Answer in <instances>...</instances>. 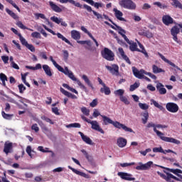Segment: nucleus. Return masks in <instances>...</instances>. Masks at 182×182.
Instances as JSON below:
<instances>
[{
  "label": "nucleus",
  "instance_id": "f257e3e1",
  "mask_svg": "<svg viewBox=\"0 0 182 182\" xmlns=\"http://www.w3.org/2000/svg\"><path fill=\"white\" fill-rule=\"evenodd\" d=\"M50 62H52L53 65H54L55 68H56V69L59 70V72L64 73L65 76H68L70 79H71V80H73V82H77V84L78 85V86H80L81 89H83L85 92H87V88L86 87V86H85V85H83L82 82H80V80H77V78L75 77V75H73V73L69 70V68H68V67H65V68L63 69L62 66L56 63V61L53 60V57L52 56H50Z\"/></svg>",
  "mask_w": 182,
  "mask_h": 182
},
{
  "label": "nucleus",
  "instance_id": "f03ea898",
  "mask_svg": "<svg viewBox=\"0 0 182 182\" xmlns=\"http://www.w3.org/2000/svg\"><path fill=\"white\" fill-rule=\"evenodd\" d=\"M146 127L149 129H150V127H153L154 132L156 134L159 138L163 140V141H166L167 143H173V144H180L181 143L180 141L174 138L164 136V134L157 130V129H156V124L153 122L149 123Z\"/></svg>",
  "mask_w": 182,
  "mask_h": 182
},
{
  "label": "nucleus",
  "instance_id": "7ed1b4c3",
  "mask_svg": "<svg viewBox=\"0 0 182 182\" xmlns=\"http://www.w3.org/2000/svg\"><path fill=\"white\" fill-rule=\"evenodd\" d=\"M119 5L124 9H129L131 11L136 9V3L132 0H119Z\"/></svg>",
  "mask_w": 182,
  "mask_h": 182
},
{
  "label": "nucleus",
  "instance_id": "20e7f679",
  "mask_svg": "<svg viewBox=\"0 0 182 182\" xmlns=\"http://www.w3.org/2000/svg\"><path fill=\"white\" fill-rule=\"evenodd\" d=\"M101 55L106 60H114V53L107 48H105L104 50L101 51Z\"/></svg>",
  "mask_w": 182,
  "mask_h": 182
},
{
  "label": "nucleus",
  "instance_id": "39448f33",
  "mask_svg": "<svg viewBox=\"0 0 182 182\" xmlns=\"http://www.w3.org/2000/svg\"><path fill=\"white\" fill-rule=\"evenodd\" d=\"M153 165L152 161H149L146 164H143L141 162L138 163V166H136V170L139 171H146V170H150V168Z\"/></svg>",
  "mask_w": 182,
  "mask_h": 182
},
{
  "label": "nucleus",
  "instance_id": "423d86ee",
  "mask_svg": "<svg viewBox=\"0 0 182 182\" xmlns=\"http://www.w3.org/2000/svg\"><path fill=\"white\" fill-rule=\"evenodd\" d=\"M105 68L114 76H119L120 75V73H119V65L116 64H112L111 66L106 65Z\"/></svg>",
  "mask_w": 182,
  "mask_h": 182
},
{
  "label": "nucleus",
  "instance_id": "0eeeda50",
  "mask_svg": "<svg viewBox=\"0 0 182 182\" xmlns=\"http://www.w3.org/2000/svg\"><path fill=\"white\" fill-rule=\"evenodd\" d=\"M117 174L122 180H126L127 181H134V180H136V178H133V175L131 173L119 172Z\"/></svg>",
  "mask_w": 182,
  "mask_h": 182
},
{
  "label": "nucleus",
  "instance_id": "6e6552de",
  "mask_svg": "<svg viewBox=\"0 0 182 182\" xmlns=\"http://www.w3.org/2000/svg\"><path fill=\"white\" fill-rule=\"evenodd\" d=\"M132 72L135 77H137V79H143V77H144V75L146 73V70L143 69L138 70L136 67H132Z\"/></svg>",
  "mask_w": 182,
  "mask_h": 182
},
{
  "label": "nucleus",
  "instance_id": "1a4fd4ad",
  "mask_svg": "<svg viewBox=\"0 0 182 182\" xmlns=\"http://www.w3.org/2000/svg\"><path fill=\"white\" fill-rule=\"evenodd\" d=\"M166 110L171 113H177L178 112V105L173 102H168L166 105Z\"/></svg>",
  "mask_w": 182,
  "mask_h": 182
},
{
  "label": "nucleus",
  "instance_id": "9d476101",
  "mask_svg": "<svg viewBox=\"0 0 182 182\" xmlns=\"http://www.w3.org/2000/svg\"><path fill=\"white\" fill-rule=\"evenodd\" d=\"M112 124L116 127V129H122L124 132H129V133H133V129L132 128L127 127L126 125L116 121H113Z\"/></svg>",
  "mask_w": 182,
  "mask_h": 182
},
{
  "label": "nucleus",
  "instance_id": "9b49d317",
  "mask_svg": "<svg viewBox=\"0 0 182 182\" xmlns=\"http://www.w3.org/2000/svg\"><path fill=\"white\" fill-rule=\"evenodd\" d=\"M179 33L180 28H178V27L177 26H173L171 30V33L173 36V41H175L176 43H178L180 45V43H181V41H178V38H177V35H178Z\"/></svg>",
  "mask_w": 182,
  "mask_h": 182
},
{
  "label": "nucleus",
  "instance_id": "f8f14e48",
  "mask_svg": "<svg viewBox=\"0 0 182 182\" xmlns=\"http://www.w3.org/2000/svg\"><path fill=\"white\" fill-rule=\"evenodd\" d=\"M90 124H91V129L93 130H96L97 132H100L102 134H105V131L100 127L99 125V122L97 121H91L90 122Z\"/></svg>",
  "mask_w": 182,
  "mask_h": 182
},
{
  "label": "nucleus",
  "instance_id": "ddd939ff",
  "mask_svg": "<svg viewBox=\"0 0 182 182\" xmlns=\"http://www.w3.org/2000/svg\"><path fill=\"white\" fill-rule=\"evenodd\" d=\"M158 55L161 58V59L164 60V62H166V63H168V65H170V66H172V68H175L176 69H177V70H181V72H182V70L178 66L176 65V64H174L173 62L166 58V57H164L163 54L159 53Z\"/></svg>",
  "mask_w": 182,
  "mask_h": 182
},
{
  "label": "nucleus",
  "instance_id": "4468645a",
  "mask_svg": "<svg viewBox=\"0 0 182 182\" xmlns=\"http://www.w3.org/2000/svg\"><path fill=\"white\" fill-rule=\"evenodd\" d=\"M113 12L117 19H118L119 21H122L123 22H126V19L123 18V12H122L120 10L117 9V8L113 9Z\"/></svg>",
  "mask_w": 182,
  "mask_h": 182
},
{
  "label": "nucleus",
  "instance_id": "2eb2a0df",
  "mask_svg": "<svg viewBox=\"0 0 182 182\" xmlns=\"http://www.w3.org/2000/svg\"><path fill=\"white\" fill-rule=\"evenodd\" d=\"M68 168H70V170H72V171H73V173H75V174H77V176H81V177H84V178H90V176H89L88 174H86L80 171H77V169H75L70 166H68Z\"/></svg>",
  "mask_w": 182,
  "mask_h": 182
},
{
  "label": "nucleus",
  "instance_id": "dca6fc26",
  "mask_svg": "<svg viewBox=\"0 0 182 182\" xmlns=\"http://www.w3.org/2000/svg\"><path fill=\"white\" fill-rule=\"evenodd\" d=\"M117 144L118 147H119L120 149H123V147H126V146L127 145V139L123 137H119L117 139Z\"/></svg>",
  "mask_w": 182,
  "mask_h": 182
},
{
  "label": "nucleus",
  "instance_id": "f3484780",
  "mask_svg": "<svg viewBox=\"0 0 182 182\" xmlns=\"http://www.w3.org/2000/svg\"><path fill=\"white\" fill-rule=\"evenodd\" d=\"M50 20L53 21V22H55V23H58V25L60 23L61 26H65V27L68 26V23L63 21V18H59L54 16L50 17Z\"/></svg>",
  "mask_w": 182,
  "mask_h": 182
},
{
  "label": "nucleus",
  "instance_id": "a211bd4d",
  "mask_svg": "<svg viewBox=\"0 0 182 182\" xmlns=\"http://www.w3.org/2000/svg\"><path fill=\"white\" fill-rule=\"evenodd\" d=\"M127 43L129 45V49L132 52L140 51V49L137 48V43L129 39L127 41Z\"/></svg>",
  "mask_w": 182,
  "mask_h": 182
},
{
  "label": "nucleus",
  "instance_id": "6ab92c4d",
  "mask_svg": "<svg viewBox=\"0 0 182 182\" xmlns=\"http://www.w3.org/2000/svg\"><path fill=\"white\" fill-rule=\"evenodd\" d=\"M78 134L81 136V138L82 139L83 141H85V143H86L87 144H90V146H92L93 141H92V139H90V138H89V136H85L81 132H79Z\"/></svg>",
  "mask_w": 182,
  "mask_h": 182
},
{
  "label": "nucleus",
  "instance_id": "aec40b11",
  "mask_svg": "<svg viewBox=\"0 0 182 182\" xmlns=\"http://www.w3.org/2000/svg\"><path fill=\"white\" fill-rule=\"evenodd\" d=\"M162 21L164 23V25H171V23H173V18L170 16L169 15H165L162 17Z\"/></svg>",
  "mask_w": 182,
  "mask_h": 182
},
{
  "label": "nucleus",
  "instance_id": "412c9836",
  "mask_svg": "<svg viewBox=\"0 0 182 182\" xmlns=\"http://www.w3.org/2000/svg\"><path fill=\"white\" fill-rule=\"evenodd\" d=\"M156 89L160 95H166L167 93V90H166L164 85L160 82L156 85Z\"/></svg>",
  "mask_w": 182,
  "mask_h": 182
},
{
  "label": "nucleus",
  "instance_id": "4be33fe9",
  "mask_svg": "<svg viewBox=\"0 0 182 182\" xmlns=\"http://www.w3.org/2000/svg\"><path fill=\"white\" fill-rule=\"evenodd\" d=\"M60 91L61 92V93H63V95L67 96V97H70L71 99H77V97L76 95L66 91L63 87H60Z\"/></svg>",
  "mask_w": 182,
  "mask_h": 182
},
{
  "label": "nucleus",
  "instance_id": "5701e85b",
  "mask_svg": "<svg viewBox=\"0 0 182 182\" xmlns=\"http://www.w3.org/2000/svg\"><path fill=\"white\" fill-rule=\"evenodd\" d=\"M114 26H116V28H117V30L119 31V35H121L122 36V38H124V41H129V38H127V36H126V31H124L123 28H122V27L116 25V24H114Z\"/></svg>",
  "mask_w": 182,
  "mask_h": 182
},
{
  "label": "nucleus",
  "instance_id": "b1692460",
  "mask_svg": "<svg viewBox=\"0 0 182 182\" xmlns=\"http://www.w3.org/2000/svg\"><path fill=\"white\" fill-rule=\"evenodd\" d=\"M82 79L84 80L85 82L87 85V86H89V87L92 89V90H95V87L93 86V84L92 83L90 80H89V77H87V75H83L82 76Z\"/></svg>",
  "mask_w": 182,
  "mask_h": 182
},
{
  "label": "nucleus",
  "instance_id": "393cba45",
  "mask_svg": "<svg viewBox=\"0 0 182 182\" xmlns=\"http://www.w3.org/2000/svg\"><path fill=\"white\" fill-rule=\"evenodd\" d=\"M11 150H12V143L9 141H6L4 144V153H6V154H8L9 153H11Z\"/></svg>",
  "mask_w": 182,
  "mask_h": 182
},
{
  "label": "nucleus",
  "instance_id": "a878e982",
  "mask_svg": "<svg viewBox=\"0 0 182 182\" xmlns=\"http://www.w3.org/2000/svg\"><path fill=\"white\" fill-rule=\"evenodd\" d=\"M49 5H50L51 9H53V11H54V12H58V13L62 12V9H60V7H59L58 5H56L53 1H49Z\"/></svg>",
  "mask_w": 182,
  "mask_h": 182
},
{
  "label": "nucleus",
  "instance_id": "bb28decb",
  "mask_svg": "<svg viewBox=\"0 0 182 182\" xmlns=\"http://www.w3.org/2000/svg\"><path fill=\"white\" fill-rule=\"evenodd\" d=\"M71 38L75 41H79L80 39V33L76 30H73L70 32Z\"/></svg>",
  "mask_w": 182,
  "mask_h": 182
},
{
  "label": "nucleus",
  "instance_id": "cd10ccee",
  "mask_svg": "<svg viewBox=\"0 0 182 182\" xmlns=\"http://www.w3.org/2000/svg\"><path fill=\"white\" fill-rule=\"evenodd\" d=\"M43 69L46 75H47V76H49V77L52 76V70H50V67H49V65H43Z\"/></svg>",
  "mask_w": 182,
  "mask_h": 182
},
{
  "label": "nucleus",
  "instance_id": "c85d7f7f",
  "mask_svg": "<svg viewBox=\"0 0 182 182\" xmlns=\"http://www.w3.org/2000/svg\"><path fill=\"white\" fill-rule=\"evenodd\" d=\"M101 117H102L104 124H113V120H112V119H110L109 117H107L105 115H101Z\"/></svg>",
  "mask_w": 182,
  "mask_h": 182
},
{
  "label": "nucleus",
  "instance_id": "c756f323",
  "mask_svg": "<svg viewBox=\"0 0 182 182\" xmlns=\"http://www.w3.org/2000/svg\"><path fill=\"white\" fill-rule=\"evenodd\" d=\"M38 150L42 153H51L52 157H55V153L52 151H49V148L43 149V146H38Z\"/></svg>",
  "mask_w": 182,
  "mask_h": 182
},
{
  "label": "nucleus",
  "instance_id": "7c9ffc66",
  "mask_svg": "<svg viewBox=\"0 0 182 182\" xmlns=\"http://www.w3.org/2000/svg\"><path fill=\"white\" fill-rule=\"evenodd\" d=\"M100 92L102 93H105L107 96L110 95V93H112V92L110 91V88L106 86V85H103L102 87L100 88Z\"/></svg>",
  "mask_w": 182,
  "mask_h": 182
},
{
  "label": "nucleus",
  "instance_id": "2f4dec72",
  "mask_svg": "<svg viewBox=\"0 0 182 182\" xmlns=\"http://www.w3.org/2000/svg\"><path fill=\"white\" fill-rule=\"evenodd\" d=\"M37 123L39 124L40 127L42 129L44 133H48V132H49V129L48 128V127H46V125H45V124H43L42 121L38 120L37 121Z\"/></svg>",
  "mask_w": 182,
  "mask_h": 182
},
{
  "label": "nucleus",
  "instance_id": "473e14b6",
  "mask_svg": "<svg viewBox=\"0 0 182 182\" xmlns=\"http://www.w3.org/2000/svg\"><path fill=\"white\" fill-rule=\"evenodd\" d=\"M136 41L139 46L140 49H141V50H139V51H138V52H141V53L145 55V56L146 58H149V54L147 53V51H146V49H144V46H143V45H141V43H140V42L139 41H137V40H136Z\"/></svg>",
  "mask_w": 182,
  "mask_h": 182
},
{
  "label": "nucleus",
  "instance_id": "72a5a7b5",
  "mask_svg": "<svg viewBox=\"0 0 182 182\" xmlns=\"http://www.w3.org/2000/svg\"><path fill=\"white\" fill-rule=\"evenodd\" d=\"M152 70H153V73L157 74V73H164V70L158 68L157 65H152Z\"/></svg>",
  "mask_w": 182,
  "mask_h": 182
},
{
  "label": "nucleus",
  "instance_id": "f704fd0d",
  "mask_svg": "<svg viewBox=\"0 0 182 182\" xmlns=\"http://www.w3.org/2000/svg\"><path fill=\"white\" fill-rule=\"evenodd\" d=\"M6 12L8 14V15L11 16L13 19H18L19 17L16 14H15L12 10H10L9 9H6Z\"/></svg>",
  "mask_w": 182,
  "mask_h": 182
},
{
  "label": "nucleus",
  "instance_id": "c9c22d12",
  "mask_svg": "<svg viewBox=\"0 0 182 182\" xmlns=\"http://www.w3.org/2000/svg\"><path fill=\"white\" fill-rule=\"evenodd\" d=\"M56 35L59 39H62L64 42H65V43H68L72 46V43H70V41H69V40H68V38L63 36V35H62L60 33H58Z\"/></svg>",
  "mask_w": 182,
  "mask_h": 182
},
{
  "label": "nucleus",
  "instance_id": "e433bc0d",
  "mask_svg": "<svg viewBox=\"0 0 182 182\" xmlns=\"http://www.w3.org/2000/svg\"><path fill=\"white\" fill-rule=\"evenodd\" d=\"M151 105H154V106L155 107H157V109H159V110H163V106L160 104H159V102H157V101L151 99Z\"/></svg>",
  "mask_w": 182,
  "mask_h": 182
},
{
  "label": "nucleus",
  "instance_id": "4c0bfd02",
  "mask_svg": "<svg viewBox=\"0 0 182 182\" xmlns=\"http://www.w3.org/2000/svg\"><path fill=\"white\" fill-rule=\"evenodd\" d=\"M142 123L143 124H146V123H147V120H149V112H145L144 113H142Z\"/></svg>",
  "mask_w": 182,
  "mask_h": 182
},
{
  "label": "nucleus",
  "instance_id": "58836bf2",
  "mask_svg": "<svg viewBox=\"0 0 182 182\" xmlns=\"http://www.w3.org/2000/svg\"><path fill=\"white\" fill-rule=\"evenodd\" d=\"M63 86L65 89H68V90H70V92H72L73 93H75V95H78L77 90H76L74 88H72L70 86H69V85L64 83V84H63Z\"/></svg>",
  "mask_w": 182,
  "mask_h": 182
},
{
  "label": "nucleus",
  "instance_id": "ea45409f",
  "mask_svg": "<svg viewBox=\"0 0 182 182\" xmlns=\"http://www.w3.org/2000/svg\"><path fill=\"white\" fill-rule=\"evenodd\" d=\"M114 93L115 96H119V97H122L124 96V95H124V90L119 89V90H115L114 92Z\"/></svg>",
  "mask_w": 182,
  "mask_h": 182
},
{
  "label": "nucleus",
  "instance_id": "a19ab883",
  "mask_svg": "<svg viewBox=\"0 0 182 182\" xmlns=\"http://www.w3.org/2000/svg\"><path fill=\"white\" fill-rule=\"evenodd\" d=\"M1 114L4 119H6V120H11L12 117H14V114H6L4 111L1 112Z\"/></svg>",
  "mask_w": 182,
  "mask_h": 182
},
{
  "label": "nucleus",
  "instance_id": "79ce46f5",
  "mask_svg": "<svg viewBox=\"0 0 182 182\" xmlns=\"http://www.w3.org/2000/svg\"><path fill=\"white\" fill-rule=\"evenodd\" d=\"M67 129H70V127H74L76 129H80L81 125L79 123H73V124H70L68 125H66Z\"/></svg>",
  "mask_w": 182,
  "mask_h": 182
},
{
  "label": "nucleus",
  "instance_id": "37998d69",
  "mask_svg": "<svg viewBox=\"0 0 182 182\" xmlns=\"http://www.w3.org/2000/svg\"><path fill=\"white\" fill-rule=\"evenodd\" d=\"M119 100L122 102V103H124V105H130V101L129 100V98L126 96L119 97Z\"/></svg>",
  "mask_w": 182,
  "mask_h": 182
},
{
  "label": "nucleus",
  "instance_id": "c03bdc74",
  "mask_svg": "<svg viewBox=\"0 0 182 182\" xmlns=\"http://www.w3.org/2000/svg\"><path fill=\"white\" fill-rule=\"evenodd\" d=\"M18 37L21 43H22V45H23V46H26L29 44L28 43V41H26V39H25V38H23L21 34H18Z\"/></svg>",
  "mask_w": 182,
  "mask_h": 182
},
{
  "label": "nucleus",
  "instance_id": "a18cd8bd",
  "mask_svg": "<svg viewBox=\"0 0 182 182\" xmlns=\"http://www.w3.org/2000/svg\"><path fill=\"white\" fill-rule=\"evenodd\" d=\"M153 151L154 153H163L164 154H166V151L163 150L161 146L153 148Z\"/></svg>",
  "mask_w": 182,
  "mask_h": 182
},
{
  "label": "nucleus",
  "instance_id": "49530a36",
  "mask_svg": "<svg viewBox=\"0 0 182 182\" xmlns=\"http://www.w3.org/2000/svg\"><path fill=\"white\" fill-rule=\"evenodd\" d=\"M81 112L85 116H89V114H90V110L89 109L86 108L85 107H82L81 108Z\"/></svg>",
  "mask_w": 182,
  "mask_h": 182
},
{
  "label": "nucleus",
  "instance_id": "de8ad7c7",
  "mask_svg": "<svg viewBox=\"0 0 182 182\" xmlns=\"http://www.w3.org/2000/svg\"><path fill=\"white\" fill-rule=\"evenodd\" d=\"M139 86H140L139 82H135L134 85H130V88H129L130 92H134V90H136V89H137Z\"/></svg>",
  "mask_w": 182,
  "mask_h": 182
},
{
  "label": "nucleus",
  "instance_id": "09e8293b",
  "mask_svg": "<svg viewBox=\"0 0 182 182\" xmlns=\"http://www.w3.org/2000/svg\"><path fill=\"white\" fill-rule=\"evenodd\" d=\"M41 119L45 120V122H46L47 123H49L50 124H55V122H53L52 119H50L46 116H42Z\"/></svg>",
  "mask_w": 182,
  "mask_h": 182
},
{
  "label": "nucleus",
  "instance_id": "8fccbe9b",
  "mask_svg": "<svg viewBox=\"0 0 182 182\" xmlns=\"http://www.w3.org/2000/svg\"><path fill=\"white\" fill-rule=\"evenodd\" d=\"M139 106L141 110H147L149 109V105L146 103L139 102Z\"/></svg>",
  "mask_w": 182,
  "mask_h": 182
},
{
  "label": "nucleus",
  "instance_id": "3c124183",
  "mask_svg": "<svg viewBox=\"0 0 182 182\" xmlns=\"http://www.w3.org/2000/svg\"><path fill=\"white\" fill-rule=\"evenodd\" d=\"M154 5H156V6L160 8L161 9H165V8H167V6H166L165 4H162L159 1L154 2Z\"/></svg>",
  "mask_w": 182,
  "mask_h": 182
},
{
  "label": "nucleus",
  "instance_id": "603ef678",
  "mask_svg": "<svg viewBox=\"0 0 182 182\" xmlns=\"http://www.w3.org/2000/svg\"><path fill=\"white\" fill-rule=\"evenodd\" d=\"M35 16L36 18V19H39V18H41V19H46V16H45V14H40V13H36Z\"/></svg>",
  "mask_w": 182,
  "mask_h": 182
},
{
  "label": "nucleus",
  "instance_id": "864d4df0",
  "mask_svg": "<svg viewBox=\"0 0 182 182\" xmlns=\"http://www.w3.org/2000/svg\"><path fill=\"white\" fill-rule=\"evenodd\" d=\"M81 152L86 157L87 160H90V159H92V156H90V155H89V154H87V151H86V150L82 149Z\"/></svg>",
  "mask_w": 182,
  "mask_h": 182
},
{
  "label": "nucleus",
  "instance_id": "5fc2aeb1",
  "mask_svg": "<svg viewBox=\"0 0 182 182\" xmlns=\"http://www.w3.org/2000/svg\"><path fill=\"white\" fill-rule=\"evenodd\" d=\"M18 90L20 93H23V92H25V90H26V87L25 85H23V84H21L18 85Z\"/></svg>",
  "mask_w": 182,
  "mask_h": 182
},
{
  "label": "nucleus",
  "instance_id": "6e6d98bb",
  "mask_svg": "<svg viewBox=\"0 0 182 182\" xmlns=\"http://www.w3.org/2000/svg\"><path fill=\"white\" fill-rule=\"evenodd\" d=\"M16 25L21 29H28V27L25 26V25H23V23H22L21 21H17Z\"/></svg>",
  "mask_w": 182,
  "mask_h": 182
},
{
  "label": "nucleus",
  "instance_id": "4d7b16f0",
  "mask_svg": "<svg viewBox=\"0 0 182 182\" xmlns=\"http://www.w3.org/2000/svg\"><path fill=\"white\" fill-rule=\"evenodd\" d=\"M31 130H34L36 133H38L39 132V127H38V124H34L31 126Z\"/></svg>",
  "mask_w": 182,
  "mask_h": 182
},
{
  "label": "nucleus",
  "instance_id": "13d9d810",
  "mask_svg": "<svg viewBox=\"0 0 182 182\" xmlns=\"http://www.w3.org/2000/svg\"><path fill=\"white\" fill-rule=\"evenodd\" d=\"M134 162L132 163H124V164H120L121 167H129L130 166H134Z\"/></svg>",
  "mask_w": 182,
  "mask_h": 182
},
{
  "label": "nucleus",
  "instance_id": "bf43d9fd",
  "mask_svg": "<svg viewBox=\"0 0 182 182\" xmlns=\"http://www.w3.org/2000/svg\"><path fill=\"white\" fill-rule=\"evenodd\" d=\"M98 101H97V98L94 99L92 102L90 104V106L91 107H96V105H97Z\"/></svg>",
  "mask_w": 182,
  "mask_h": 182
},
{
  "label": "nucleus",
  "instance_id": "052dcab7",
  "mask_svg": "<svg viewBox=\"0 0 182 182\" xmlns=\"http://www.w3.org/2000/svg\"><path fill=\"white\" fill-rule=\"evenodd\" d=\"M92 13L95 15V16L97 17V19H103V16H102V14H100L95 11H92Z\"/></svg>",
  "mask_w": 182,
  "mask_h": 182
},
{
  "label": "nucleus",
  "instance_id": "680f3d73",
  "mask_svg": "<svg viewBox=\"0 0 182 182\" xmlns=\"http://www.w3.org/2000/svg\"><path fill=\"white\" fill-rule=\"evenodd\" d=\"M84 9H86L88 12H93L94 10L92 9V7L87 4L83 5Z\"/></svg>",
  "mask_w": 182,
  "mask_h": 182
},
{
  "label": "nucleus",
  "instance_id": "e2e57ef3",
  "mask_svg": "<svg viewBox=\"0 0 182 182\" xmlns=\"http://www.w3.org/2000/svg\"><path fill=\"white\" fill-rule=\"evenodd\" d=\"M92 116L93 117H97L98 116H100V112H99V109H95Z\"/></svg>",
  "mask_w": 182,
  "mask_h": 182
},
{
  "label": "nucleus",
  "instance_id": "0e129e2a",
  "mask_svg": "<svg viewBox=\"0 0 182 182\" xmlns=\"http://www.w3.org/2000/svg\"><path fill=\"white\" fill-rule=\"evenodd\" d=\"M63 58L66 60L69 58V52L66 50H63Z\"/></svg>",
  "mask_w": 182,
  "mask_h": 182
},
{
  "label": "nucleus",
  "instance_id": "69168bd1",
  "mask_svg": "<svg viewBox=\"0 0 182 182\" xmlns=\"http://www.w3.org/2000/svg\"><path fill=\"white\" fill-rule=\"evenodd\" d=\"M32 38H36L41 39V33L38 32H33L31 33Z\"/></svg>",
  "mask_w": 182,
  "mask_h": 182
},
{
  "label": "nucleus",
  "instance_id": "338daca9",
  "mask_svg": "<svg viewBox=\"0 0 182 182\" xmlns=\"http://www.w3.org/2000/svg\"><path fill=\"white\" fill-rule=\"evenodd\" d=\"M1 60H3L4 63H8V60H9V57L6 55L1 56Z\"/></svg>",
  "mask_w": 182,
  "mask_h": 182
},
{
  "label": "nucleus",
  "instance_id": "774afa93",
  "mask_svg": "<svg viewBox=\"0 0 182 182\" xmlns=\"http://www.w3.org/2000/svg\"><path fill=\"white\" fill-rule=\"evenodd\" d=\"M26 48H27V49H29L31 52H35V47L31 44H28L26 46Z\"/></svg>",
  "mask_w": 182,
  "mask_h": 182
}]
</instances>
